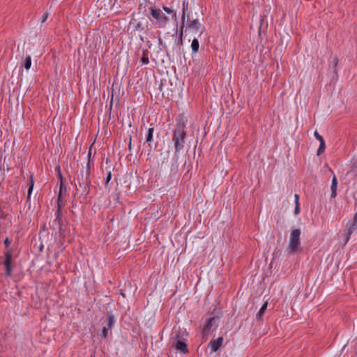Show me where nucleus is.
Returning <instances> with one entry per match:
<instances>
[{"instance_id":"20e7f679","label":"nucleus","mask_w":357,"mask_h":357,"mask_svg":"<svg viewBox=\"0 0 357 357\" xmlns=\"http://www.w3.org/2000/svg\"><path fill=\"white\" fill-rule=\"evenodd\" d=\"M149 10L151 15L155 20L156 26L159 29L166 27L169 22V19L163 10L155 6H151Z\"/></svg>"},{"instance_id":"7ed1b4c3","label":"nucleus","mask_w":357,"mask_h":357,"mask_svg":"<svg viewBox=\"0 0 357 357\" xmlns=\"http://www.w3.org/2000/svg\"><path fill=\"white\" fill-rule=\"evenodd\" d=\"M301 230L294 229L291 231L289 241L286 252L289 255H293L301 249Z\"/></svg>"},{"instance_id":"4468645a","label":"nucleus","mask_w":357,"mask_h":357,"mask_svg":"<svg viewBox=\"0 0 357 357\" xmlns=\"http://www.w3.org/2000/svg\"><path fill=\"white\" fill-rule=\"evenodd\" d=\"M61 218L59 217V215H57V217L54 220L52 223V227L54 229H59V231L61 232Z\"/></svg>"},{"instance_id":"0eeeda50","label":"nucleus","mask_w":357,"mask_h":357,"mask_svg":"<svg viewBox=\"0 0 357 357\" xmlns=\"http://www.w3.org/2000/svg\"><path fill=\"white\" fill-rule=\"evenodd\" d=\"M347 232L346 234V242H347L351 235L357 231V212L354 215L353 220H349L347 224Z\"/></svg>"},{"instance_id":"aec40b11","label":"nucleus","mask_w":357,"mask_h":357,"mask_svg":"<svg viewBox=\"0 0 357 357\" xmlns=\"http://www.w3.org/2000/svg\"><path fill=\"white\" fill-rule=\"evenodd\" d=\"M350 173L352 174L354 176H357V158L354 162Z\"/></svg>"},{"instance_id":"ddd939ff","label":"nucleus","mask_w":357,"mask_h":357,"mask_svg":"<svg viewBox=\"0 0 357 357\" xmlns=\"http://www.w3.org/2000/svg\"><path fill=\"white\" fill-rule=\"evenodd\" d=\"M337 182L335 176L333 178L331 184V197H335L337 195Z\"/></svg>"},{"instance_id":"6e6552de","label":"nucleus","mask_w":357,"mask_h":357,"mask_svg":"<svg viewBox=\"0 0 357 357\" xmlns=\"http://www.w3.org/2000/svg\"><path fill=\"white\" fill-rule=\"evenodd\" d=\"M219 318L212 317L208 319L207 323L204 325L203 331L205 333H209L211 331H213L218 326Z\"/></svg>"},{"instance_id":"cd10ccee","label":"nucleus","mask_w":357,"mask_h":357,"mask_svg":"<svg viewBox=\"0 0 357 357\" xmlns=\"http://www.w3.org/2000/svg\"><path fill=\"white\" fill-rule=\"evenodd\" d=\"M10 243H11V241L8 237L6 238V239L4 240V242H3L6 248H8L10 245Z\"/></svg>"},{"instance_id":"f3484780","label":"nucleus","mask_w":357,"mask_h":357,"mask_svg":"<svg viewBox=\"0 0 357 357\" xmlns=\"http://www.w3.org/2000/svg\"><path fill=\"white\" fill-rule=\"evenodd\" d=\"M267 302H265L263 305L261 307L259 311L257 312V315H256V317L257 319H259L262 317L264 312L267 309Z\"/></svg>"},{"instance_id":"f257e3e1","label":"nucleus","mask_w":357,"mask_h":357,"mask_svg":"<svg viewBox=\"0 0 357 357\" xmlns=\"http://www.w3.org/2000/svg\"><path fill=\"white\" fill-rule=\"evenodd\" d=\"M181 16V36L183 35V30L185 26V20L186 17V31H189L195 35L201 36L205 31V26L200 22L199 17H193L192 9H188V2L183 1V10Z\"/></svg>"},{"instance_id":"4be33fe9","label":"nucleus","mask_w":357,"mask_h":357,"mask_svg":"<svg viewBox=\"0 0 357 357\" xmlns=\"http://www.w3.org/2000/svg\"><path fill=\"white\" fill-rule=\"evenodd\" d=\"M141 61L143 64H148L149 62L148 56L145 54L144 52V54H143V56L142 57Z\"/></svg>"},{"instance_id":"2eb2a0df","label":"nucleus","mask_w":357,"mask_h":357,"mask_svg":"<svg viewBox=\"0 0 357 357\" xmlns=\"http://www.w3.org/2000/svg\"><path fill=\"white\" fill-rule=\"evenodd\" d=\"M114 316L112 313L108 314L107 324L106 327L109 329H111L114 326Z\"/></svg>"},{"instance_id":"1a4fd4ad","label":"nucleus","mask_w":357,"mask_h":357,"mask_svg":"<svg viewBox=\"0 0 357 357\" xmlns=\"http://www.w3.org/2000/svg\"><path fill=\"white\" fill-rule=\"evenodd\" d=\"M11 259H12V254L10 250H8L5 253V261H4V265L6 266V275L7 276L10 275V274H11Z\"/></svg>"},{"instance_id":"412c9836","label":"nucleus","mask_w":357,"mask_h":357,"mask_svg":"<svg viewBox=\"0 0 357 357\" xmlns=\"http://www.w3.org/2000/svg\"><path fill=\"white\" fill-rule=\"evenodd\" d=\"M325 151V142L324 140L320 142L319 147L317 150V155H321Z\"/></svg>"},{"instance_id":"5701e85b","label":"nucleus","mask_w":357,"mask_h":357,"mask_svg":"<svg viewBox=\"0 0 357 357\" xmlns=\"http://www.w3.org/2000/svg\"><path fill=\"white\" fill-rule=\"evenodd\" d=\"M33 181L31 180V184H30V186H29V188L28 192H27V199H28L30 198V195H31V192L33 190Z\"/></svg>"},{"instance_id":"f8f14e48","label":"nucleus","mask_w":357,"mask_h":357,"mask_svg":"<svg viewBox=\"0 0 357 357\" xmlns=\"http://www.w3.org/2000/svg\"><path fill=\"white\" fill-rule=\"evenodd\" d=\"M153 134V128H149L148 129L147 135L146 136V143L148 144V146L151 149L152 148Z\"/></svg>"},{"instance_id":"f03ea898","label":"nucleus","mask_w":357,"mask_h":357,"mask_svg":"<svg viewBox=\"0 0 357 357\" xmlns=\"http://www.w3.org/2000/svg\"><path fill=\"white\" fill-rule=\"evenodd\" d=\"M91 149L88 153V162L85 167H82L79 174L77 178V183H75L76 191L79 192L81 195L86 196L90 192V158H91Z\"/></svg>"},{"instance_id":"393cba45","label":"nucleus","mask_w":357,"mask_h":357,"mask_svg":"<svg viewBox=\"0 0 357 357\" xmlns=\"http://www.w3.org/2000/svg\"><path fill=\"white\" fill-rule=\"evenodd\" d=\"M314 137L317 139H318L319 142H321V140H324V138L321 135H320L317 131H315L314 133Z\"/></svg>"},{"instance_id":"c85d7f7f","label":"nucleus","mask_w":357,"mask_h":357,"mask_svg":"<svg viewBox=\"0 0 357 357\" xmlns=\"http://www.w3.org/2000/svg\"><path fill=\"white\" fill-rule=\"evenodd\" d=\"M111 178H112V174H111V172H109L105 178V184H107L109 182V181L111 180Z\"/></svg>"},{"instance_id":"2f4dec72","label":"nucleus","mask_w":357,"mask_h":357,"mask_svg":"<svg viewBox=\"0 0 357 357\" xmlns=\"http://www.w3.org/2000/svg\"><path fill=\"white\" fill-rule=\"evenodd\" d=\"M190 9L193 10L192 8H190ZM192 13H193V17H199L197 11L192 10Z\"/></svg>"},{"instance_id":"7c9ffc66","label":"nucleus","mask_w":357,"mask_h":357,"mask_svg":"<svg viewBox=\"0 0 357 357\" xmlns=\"http://www.w3.org/2000/svg\"><path fill=\"white\" fill-rule=\"evenodd\" d=\"M294 199H295V205H296L297 204H299V195L297 194H295Z\"/></svg>"},{"instance_id":"39448f33","label":"nucleus","mask_w":357,"mask_h":357,"mask_svg":"<svg viewBox=\"0 0 357 357\" xmlns=\"http://www.w3.org/2000/svg\"><path fill=\"white\" fill-rule=\"evenodd\" d=\"M151 19L148 16H142L140 17H132L130 21V25L136 31L141 32L145 29L148 30L149 22Z\"/></svg>"},{"instance_id":"423d86ee","label":"nucleus","mask_w":357,"mask_h":357,"mask_svg":"<svg viewBox=\"0 0 357 357\" xmlns=\"http://www.w3.org/2000/svg\"><path fill=\"white\" fill-rule=\"evenodd\" d=\"M185 132L181 127L175 129L173 135V142H174V147L176 153L180 152L183 149L185 144Z\"/></svg>"},{"instance_id":"a878e982","label":"nucleus","mask_w":357,"mask_h":357,"mask_svg":"<svg viewBox=\"0 0 357 357\" xmlns=\"http://www.w3.org/2000/svg\"><path fill=\"white\" fill-rule=\"evenodd\" d=\"M300 213V204L295 205L294 214L297 215Z\"/></svg>"},{"instance_id":"9b49d317","label":"nucleus","mask_w":357,"mask_h":357,"mask_svg":"<svg viewBox=\"0 0 357 357\" xmlns=\"http://www.w3.org/2000/svg\"><path fill=\"white\" fill-rule=\"evenodd\" d=\"M175 348L177 350L181 351L183 354H185V353L188 352V350L187 349V344L184 342H183L181 340H178L176 341V342L175 344Z\"/></svg>"},{"instance_id":"f704fd0d","label":"nucleus","mask_w":357,"mask_h":357,"mask_svg":"<svg viewBox=\"0 0 357 357\" xmlns=\"http://www.w3.org/2000/svg\"><path fill=\"white\" fill-rule=\"evenodd\" d=\"M60 189H61V190H60V194H61V193L62 187H60Z\"/></svg>"},{"instance_id":"b1692460","label":"nucleus","mask_w":357,"mask_h":357,"mask_svg":"<svg viewBox=\"0 0 357 357\" xmlns=\"http://www.w3.org/2000/svg\"><path fill=\"white\" fill-rule=\"evenodd\" d=\"M109 328H107L106 326H104V327L102 328V337H105H105H107V335H108V331H109Z\"/></svg>"},{"instance_id":"a211bd4d","label":"nucleus","mask_w":357,"mask_h":357,"mask_svg":"<svg viewBox=\"0 0 357 357\" xmlns=\"http://www.w3.org/2000/svg\"><path fill=\"white\" fill-rule=\"evenodd\" d=\"M31 59L30 56H27L24 60L23 66L26 69L29 70L31 68Z\"/></svg>"},{"instance_id":"dca6fc26","label":"nucleus","mask_w":357,"mask_h":357,"mask_svg":"<svg viewBox=\"0 0 357 357\" xmlns=\"http://www.w3.org/2000/svg\"><path fill=\"white\" fill-rule=\"evenodd\" d=\"M199 41L196 38H195L192 40V43H191V48H192V52L197 53L199 51Z\"/></svg>"},{"instance_id":"6ab92c4d","label":"nucleus","mask_w":357,"mask_h":357,"mask_svg":"<svg viewBox=\"0 0 357 357\" xmlns=\"http://www.w3.org/2000/svg\"><path fill=\"white\" fill-rule=\"evenodd\" d=\"M162 8L164 10L163 12L165 14L172 15V17H176V13L172 9H171L170 8L166 7V6H163Z\"/></svg>"},{"instance_id":"bb28decb","label":"nucleus","mask_w":357,"mask_h":357,"mask_svg":"<svg viewBox=\"0 0 357 357\" xmlns=\"http://www.w3.org/2000/svg\"><path fill=\"white\" fill-rule=\"evenodd\" d=\"M332 63H333V67L335 68L338 63V59L336 56H334L333 58Z\"/></svg>"},{"instance_id":"c756f323","label":"nucleus","mask_w":357,"mask_h":357,"mask_svg":"<svg viewBox=\"0 0 357 357\" xmlns=\"http://www.w3.org/2000/svg\"><path fill=\"white\" fill-rule=\"evenodd\" d=\"M48 17V14L47 13H45L43 16H42V18H41V22L42 23H44L46 20L47 19Z\"/></svg>"},{"instance_id":"9d476101","label":"nucleus","mask_w":357,"mask_h":357,"mask_svg":"<svg viewBox=\"0 0 357 357\" xmlns=\"http://www.w3.org/2000/svg\"><path fill=\"white\" fill-rule=\"evenodd\" d=\"M222 342L223 337H218L217 340H212L209 344L211 352L217 351L222 345Z\"/></svg>"},{"instance_id":"473e14b6","label":"nucleus","mask_w":357,"mask_h":357,"mask_svg":"<svg viewBox=\"0 0 357 357\" xmlns=\"http://www.w3.org/2000/svg\"><path fill=\"white\" fill-rule=\"evenodd\" d=\"M131 141H132V137H131V136H130V137H129V144H128V148H129L130 150L131 149V144H131Z\"/></svg>"},{"instance_id":"72a5a7b5","label":"nucleus","mask_w":357,"mask_h":357,"mask_svg":"<svg viewBox=\"0 0 357 357\" xmlns=\"http://www.w3.org/2000/svg\"><path fill=\"white\" fill-rule=\"evenodd\" d=\"M123 297H125V294L123 293H121Z\"/></svg>"}]
</instances>
